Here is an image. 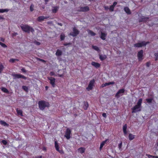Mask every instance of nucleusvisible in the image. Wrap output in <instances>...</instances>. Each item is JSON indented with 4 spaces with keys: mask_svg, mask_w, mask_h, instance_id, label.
<instances>
[{
    "mask_svg": "<svg viewBox=\"0 0 158 158\" xmlns=\"http://www.w3.org/2000/svg\"><path fill=\"white\" fill-rule=\"evenodd\" d=\"M48 79L50 81V83L53 87H54L55 86V78L52 77H48Z\"/></svg>",
    "mask_w": 158,
    "mask_h": 158,
    "instance_id": "obj_11",
    "label": "nucleus"
},
{
    "mask_svg": "<svg viewBox=\"0 0 158 158\" xmlns=\"http://www.w3.org/2000/svg\"><path fill=\"white\" fill-rule=\"evenodd\" d=\"M49 74H50V75L51 76H56L55 74L53 72H50Z\"/></svg>",
    "mask_w": 158,
    "mask_h": 158,
    "instance_id": "obj_43",
    "label": "nucleus"
},
{
    "mask_svg": "<svg viewBox=\"0 0 158 158\" xmlns=\"http://www.w3.org/2000/svg\"><path fill=\"white\" fill-rule=\"evenodd\" d=\"M21 71L22 72L24 73H26L27 72V71L26 70V69L24 68H22L21 69Z\"/></svg>",
    "mask_w": 158,
    "mask_h": 158,
    "instance_id": "obj_47",
    "label": "nucleus"
},
{
    "mask_svg": "<svg viewBox=\"0 0 158 158\" xmlns=\"http://www.w3.org/2000/svg\"><path fill=\"white\" fill-rule=\"evenodd\" d=\"M58 24H59V25H60V26H62V24L61 23H59Z\"/></svg>",
    "mask_w": 158,
    "mask_h": 158,
    "instance_id": "obj_64",
    "label": "nucleus"
},
{
    "mask_svg": "<svg viewBox=\"0 0 158 158\" xmlns=\"http://www.w3.org/2000/svg\"><path fill=\"white\" fill-rule=\"evenodd\" d=\"M62 75H59V76L60 77H62Z\"/></svg>",
    "mask_w": 158,
    "mask_h": 158,
    "instance_id": "obj_63",
    "label": "nucleus"
},
{
    "mask_svg": "<svg viewBox=\"0 0 158 158\" xmlns=\"http://www.w3.org/2000/svg\"><path fill=\"white\" fill-rule=\"evenodd\" d=\"M122 143H120L119 144V145H118V147H119V148H121V146H122Z\"/></svg>",
    "mask_w": 158,
    "mask_h": 158,
    "instance_id": "obj_55",
    "label": "nucleus"
},
{
    "mask_svg": "<svg viewBox=\"0 0 158 158\" xmlns=\"http://www.w3.org/2000/svg\"><path fill=\"white\" fill-rule=\"evenodd\" d=\"M55 146L56 150L61 154H63L64 153V151L62 150H60L59 149V147L58 143L57 141H55Z\"/></svg>",
    "mask_w": 158,
    "mask_h": 158,
    "instance_id": "obj_9",
    "label": "nucleus"
},
{
    "mask_svg": "<svg viewBox=\"0 0 158 158\" xmlns=\"http://www.w3.org/2000/svg\"><path fill=\"white\" fill-rule=\"evenodd\" d=\"M0 40L3 42H4L5 41V39L4 38H2V37H0Z\"/></svg>",
    "mask_w": 158,
    "mask_h": 158,
    "instance_id": "obj_52",
    "label": "nucleus"
},
{
    "mask_svg": "<svg viewBox=\"0 0 158 158\" xmlns=\"http://www.w3.org/2000/svg\"><path fill=\"white\" fill-rule=\"evenodd\" d=\"M36 158H42V156H37V157H36Z\"/></svg>",
    "mask_w": 158,
    "mask_h": 158,
    "instance_id": "obj_58",
    "label": "nucleus"
},
{
    "mask_svg": "<svg viewBox=\"0 0 158 158\" xmlns=\"http://www.w3.org/2000/svg\"><path fill=\"white\" fill-rule=\"evenodd\" d=\"M146 156L148 158H154V157H152L151 156H152L151 155H150L149 154H147Z\"/></svg>",
    "mask_w": 158,
    "mask_h": 158,
    "instance_id": "obj_48",
    "label": "nucleus"
},
{
    "mask_svg": "<svg viewBox=\"0 0 158 158\" xmlns=\"http://www.w3.org/2000/svg\"><path fill=\"white\" fill-rule=\"evenodd\" d=\"M91 64L94 66L96 68H98L100 67V64L99 63L94 61L92 62Z\"/></svg>",
    "mask_w": 158,
    "mask_h": 158,
    "instance_id": "obj_17",
    "label": "nucleus"
},
{
    "mask_svg": "<svg viewBox=\"0 0 158 158\" xmlns=\"http://www.w3.org/2000/svg\"><path fill=\"white\" fill-rule=\"evenodd\" d=\"M73 32L70 33L69 35L73 37H76L79 33V31L75 27L73 29Z\"/></svg>",
    "mask_w": 158,
    "mask_h": 158,
    "instance_id": "obj_7",
    "label": "nucleus"
},
{
    "mask_svg": "<svg viewBox=\"0 0 158 158\" xmlns=\"http://www.w3.org/2000/svg\"><path fill=\"white\" fill-rule=\"evenodd\" d=\"M71 43L70 42L68 43H65L64 44V46H67L68 45H71Z\"/></svg>",
    "mask_w": 158,
    "mask_h": 158,
    "instance_id": "obj_49",
    "label": "nucleus"
},
{
    "mask_svg": "<svg viewBox=\"0 0 158 158\" xmlns=\"http://www.w3.org/2000/svg\"><path fill=\"white\" fill-rule=\"evenodd\" d=\"M20 27L23 31L29 33L30 32L33 33L34 32V29L27 25L21 24Z\"/></svg>",
    "mask_w": 158,
    "mask_h": 158,
    "instance_id": "obj_3",
    "label": "nucleus"
},
{
    "mask_svg": "<svg viewBox=\"0 0 158 158\" xmlns=\"http://www.w3.org/2000/svg\"><path fill=\"white\" fill-rule=\"evenodd\" d=\"M128 138L130 140H132L134 139L135 138V135H133L132 134H129L128 135Z\"/></svg>",
    "mask_w": 158,
    "mask_h": 158,
    "instance_id": "obj_26",
    "label": "nucleus"
},
{
    "mask_svg": "<svg viewBox=\"0 0 158 158\" xmlns=\"http://www.w3.org/2000/svg\"><path fill=\"white\" fill-rule=\"evenodd\" d=\"M137 57L139 60L142 61L143 59V51L142 50H140L138 52L137 54Z\"/></svg>",
    "mask_w": 158,
    "mask_h": 158,
    "instance_id": "obj_6",
    "label": "nucleus"
},
{
    "mask_svg": "<svg viewBox=\"0 0 158 158\" xmlns=\"http://www.w3.org/2000/svg\"><path fill=\"white\" fill-rule=\"evenodd\" d=\"M34 43L37 45H39L40 44V42L36 41H35L34 42Z\"/></svg>",
    "mask_w": 158,
    "mask_h": 158,
    "instance_id": "obj_45",
    "label": "nucleus"
},
{
    "mask_svg": "<svg viewBox=\"0 0 158 158\" xmlns=\"http://www.w3.org/2000/svg\"><path fill=\"white\" fill-rule=\"evenodd\" d=\"M22 89L25 91L26 92H28V88L27 86L25 85H23L22 86Z\"/></svg>",
    "mask_w": 158,
    "mask_h": 158,
    "instance_id": "obj_30",
    "label": "nucleus"
},
{
    "mask_svg": "<svg viewBox=\"0 0 158 158\" xmlns=\"http://www.w3.org/2000/svg\"><path fill=\"white\" fill-rule=\"evenodd\" d=\"M150 64V63L149 62H148L146 63V66L147 67H149Z\"/></svg>",
    "mask_w": 158,
    "mask_h": 158,
    "instance_id": "obj_50",
    "label": "nucleus"
},
{
    "mask_svg": "<svg viewBox=\"0 0 158 158\" xmlns=\"http://www.w3.org/2000/svg\"><path fill=\"white\" fill-rule=\"evenodd\" d=\"M59 8L58 6H54L52 7V11L53 13H56L57 12Z\"/></svg>",
    "mask_w": 158,
    "mask_h": 158,
    "instance_id": "obj_20",
    "label": "nucleus"
},
{
    "mask_svg": "<svg viewBox=\"0 0 158 158\" xmlns=\"http://www.w3.org/2000/svg\"><path fill=\"white\" fill-rule=\"evenodd\" d=\"M155 56V60L156 61L158 59V53H156L154 54Z\"/></svg>",
    "mask_w": 158,
    "mask_h": 158,
    "instance_id": "obj_40",
    "label": "nucleus"
},
{
    "mask_svg": "<svg viewBox=\"0 0 158 158\" xmlns=\"http://www.w3.org/2000/svg\"><path fill=\"white\" fill-rule=\"evenodd\" d=\"M77 150L81 154H82L85 152V148L84 147H81L78 148Z\"/></svg>",
    "mask_w": 158,
    "mask_h": 158,
    "instance_id": "obj_23",
    "label": "nucleus"
},
{
    "mask_svg": "<svg viewBox=\"0 0 158 158\" xmlns=\"http://www.w3.org/2000/svg\"><path fill=\"white\" fill-rule=\"evenodd\" d=\"M38 104L39 109L42 110H44L46 107H49L50 106L48 102L44 100L39 101Z\"/></svg>",
    "mask_w": 158,
    "mask_h": 158,
    "instance_id": "obj_2",
    "label": "nucleus"
},
{
    "mask_svg": "<svg viewBox=\"0 0 158 158\" xmlns=\"http://www.w3.org/2000/svg\"><path fill=\"white\" fill-rule=\"evenodd\" d=\"M124 10L125 12L128 15L131 14V12L130 10V9L127 7H125L124 8Z\"/></svg>",
    "mask_w": 158,
    "mask_h": 158,
    "instance_id": "obj_19",
    "label": "nucleus"
},
{
    "mask_svg": "<svg viewBox=\"0 0 158 158\" xmlns=\"http://www.w3.org/2000/svg\"><path fill=\"white\" fill-rule=\"evenodd\" d=\"M44 0V2H45V3L47 4L49 1V0Z\"/></svg>",
    "mask_w": 158,
    "mask_h": 158,
    "instance_id": "obj_56",
    "label": "nucleus"
},
{
    "mask_svg": "<svg viewBox=\"0 0 158 158\" xmlns=\"http://www.w3.org/2000/svg\"><path fill=\"white\" fill-rule=\"evenodd\" d=\"M88 31L89 33L90 34L91 36H94L96 35V34L91 30H89Z\"/></svg>",
    "mask_w": 158,
    "mask_h": 158,
    "instance_id": "obj_34",
    "label": "nucleus"
},
{
    "mask_svg": "<svg viewBox=\"0 0 158 158\" xmlns=\"http://www.w3.org/2000/svg\"><path fill=\"white\" fill-rule=\"evenodd\" d=\"M106 34L104 33L101 32V33L100 38L102 40H104L106 39Z\"/></svg>",
    "mask_w": 158,
    "mask_h": 158,
    "instance_id": "obj_24",
    "label": "nucleus"
},
{
    "mask_svg": "<svg viewBox=\"0 0 158 158\" xmlns=\"http://www.w3.org/2000/svg\"><path fill=\"white\" fill-rule=\"evenodd\" d=\"M127 125L126 124H125L124 125H123V130L124 135L125 136H126V135L127 133Z\"/></svg>",
    "mask_w": 158,
    "mask_h": 158,
    "instance_id": "obj_14",
    "label": "nucleus"
},
{
    "mask_svg": "<svg viewBox=\"0 0 158 158\" xmlns=\"http://www.w3.org/2000/svg\"><path fill=\"white\" fill-rule=\"evenodd\" d=\"M149 43V42L148 41L145 42V41H143L141 42L135 44H134V46L137 48L141 47L144 46H145L147 44Z\"/></svg>",
    "mask_w": 158,
    "mask_h": 158,
    "instance_id": "obj_4",
    "label": "nucleus"
},
{
    "mask_svg": "<svg viewBox=\"0 0 158 158\" xmlns=\"http://www.w3.org/2000/svg\"><path fill=\"white\" fill-rule=\"evenodd\" d=\"M157 146L158 147V141H157Z\"/></svg>",
    "mask_w": 158,
    "mask_h": 158,
    "instance_id": "obj_62",
    "label": "nucleus"
},
{
    "mask_svg": "<svg viewBox=\"0 0 158 158\" xmlns=\"http://www.w3.org/2000/svg\"><path fill=\"white\" fill-rule=\"evenodd\" d=\"M149 18L146 17H142L139 19V22H146L148 19Z\"/></svg>",
    "mask_w": 158,
    "mask_h": 158,
    "instance_id": "obj_15",
    "label": "nucleus"
},
{
    "mask_svg": "<svg viewBox=\"0 0 158 158\" xmlns=\"http://www.w3.org/2000/svg\"><path fill=\"white\" fill-rule=\"evenodd\" d=\"M152 157H154V158H158V156H151Z\"/></svg>",
    "mask_w": 158,
    "mask_h": 158,
    "instance_id": "obj_57",
    "label": "nucleus"
},
{
    "mask_svg": "<svg viewBox=\"0 0 158 158\" xmlns=\"http://www.w3.org/2000/svg\"><path fill=\"white\" fill-rule=\"evenodd\" d=\"M49 17H44V16H39L37 19L39 22H41L43 21L44 19L48 18Z\"/></svg>",
    "mask_w": 158,
    "mask_h": 158,
    "instance_id": "obj_16",
    "label": "nucleus"
},
{
    "mask_svg": "<svg viewBox=\"0 0 158 158\" xmlns=\"http://www.w3.org/2000/svg\"><path fill=\"white\" fill-rule=\"evenodd\" d=\"M153 100V98H150L148 99H146V100L148 103H152Z\"/></svg>",
    "mask_w": 158,
    "mask_h": 158,
    "instance_id": "obj_33",
    "label": "nucleus"
},
{
    "mask_svg": "<svg viewBox=\"0 0 158 158\" xmlns=\"http://www.w3.org/2000/svg\"><path fill=\"white\" fill-rule=\"evenodd\" d=\"M125 92V89H120L118 90V92L116 93L115 97L116 98H119L120 96V94H123Z\"/></svg>",
    "mask_w": 158,
    "mask_h": 158,
    "instance_id": "obj_13",
    "label": "nucleus"
},
{
    "mask_svg": "<svg viewBox=\"0 0 158 158\" xmlns=\"http://www.w3.org/2000/svg\"><path fill=\"white\" fill-rule=\"evenodd\" d=\"M45 88H46V90H47L48 89V86H46L45 87Z\"/></svg>",
    "mask_w": 158,
    "mask_h": 158,
    "instance_id": "obj_60",
    "label": "nucleus"
},
{
    "mask_svg": "<svg viewBox=\"0 0 158 158\" xmlns=\"http://www.w3.org/2000/svg\"><path fill=\"white\" fill-rule=\"evenodd\" d=\"M92 47L93 49L97 51H99V49L98 47L96 46L92 45Z\"/></svg>",
    "mask_w": 158,
    "mask_h": 158,
    "instance_id": "obj_35",
    "label": "nucleus"
},
{
    "mask_svg": "<svg viewBox=\"0 0 158 158\" xmlns=\"http://www.w3.org/2000/svg\"><path fill=\"white\" fill-rule=\"evenodd\" d=\"M108 140V139H106L104 141H103L102 142H101L100 147V150H101L104 145L105 144L107 143V141Z\"/></svg>",
    "mask_w": 158,
    "mask_h": 158,
    "instance_id": "obj_21",
    "label": "nucleus"
},
{
    "mask_svg": "<svg viewBox=\"0 0 158 158\" xmlns=\"http://www.w3.org/2000/svg\"><path fill=\"white\" fill-rule=\"evenodd\" d=\"M65 38L64 35V34H61L60 35V39L61 40H64Z\"/></svg>",
    "mask_w": 158,
    "mask_h": 158,
    "instance_id": "obj_39",
    "label": "nucleus"
},
{
    "mask_svg": "<svg viewBox=\"0 0 158 158\" xmlns=\"http://www.w3.org/2000/svg\"><path fill=\"white\" fill-rule=\"evenodd\" d=\"M104 8L105 10H107L109 9L108 6H104Z\"/></svg>",
    "mask_w": 158,
    "mask_h": 158,
    "instance_id": "obj_54",
    "label": "nucleus"
},
{
    "mask_svg": "<svg viewBox=\"0 0 158 158\" xmlns=\"http://www.w3.org/2000/svg\"><path fill=\"white\" fill-rule=\"evenodd\" d=\"M117 4V2H114L113 3V5H112V6L114 7H115V6H116V5Z\"/></svg>",
    "mask_w": 158,
    "mask_h": 158,
    "instance_id": "obj_51",
    "label": "nucleus"
},
{
    "mask_svg": "<svg viewBox=\"0 0 158 158\" xmlns=\"http://www.w3.org/2000/svg\"><path fill=\"white\" fill-rule=\"evenodd\" d=\"M2 90L4 93H8L9 91L8 90L5 88H2Z\"/></svg>",
    "mask_w": 158,
    "mask_h": 158,
    "instance_id": "obj_37",
    "label": "nucleus"
},
{
    "mask_svg": "<svg viewBox=\"0 0 158 158\" xmlns=\"http://www.w3.org/2000/svg\"><path fill=\"white\" fill-rule=\"evenodd\" d=\"M89 107V104L87 102H84V105L83 106V108L85 110H87Z\"/></svg>",
    "mask_w": 158,
    "mask_h": 158,
    "instance_id": "obj_22",
    "label": "nucleus"
},
{
    "mask_svg": "<svg viewBox=\"0 0 158 158\" xmlns=\"http://www.w3.org/2000/svg\"><path fill=\"white\" fill-rule=\"evenodd\" d=\"M43 150H44L46 151V148L45 147H44L43 148Z\"/></svg>",
    "mask_w": 158,
    "mask_h": 158,
    "instance_id": "obj_59",
    "label": "nucleus"
},
{
    "mask_svg": "<svg viewBox=\"0 0 158 158\" xmlns=\"http://www.w3.org/2000/svg\"><path fill=\"white\" fill-rule=\"evenodd\" d=\"M62 51L59 49H57L56 53V55L57 56H60L62 55Z\"/></svg>",
    "mask_w": 158,
    "mask_h": 158,
    "instance_id": "obj_25",
    "label": "nucleus"
},
{
    "mask_svg": "<svg viewBox=\"0 0 158 158\" xmlns=\"http://www.w3.org/2000/svg\"><path fill=\"white\" fill-rule=\"evenodd\" d=\"M9 61L10 62L14 63L15 61V59H10Z\"/></svg>",
    "mask_w": 158,
    "mask_h": 158,
    "instance_id": "obj_46",
    "label": "nucleus"
},
{
    "mask_svg": "<svg viewBox=\"0 0 158 158\" xmlns=\"http://www.w3.org/2000/svg\"><path fill=\"white\" fill-rule=\"evenodd\" d=\"M0 45L4 48H6L7 47V46L5 44L1 42H0Z\"/></svg>",
    "mask_w": 158,
    "mask_h": 158,
    "instance_id": "obj_36",
    "label": "nucleus"
},
{
    "mask_svg": "<svg viewBox=\"0 0 158 158\" xmlns=\"http://www.w3.org/2000/svg\"><path fill=\"white\" fill-rule=\"evenodd\" d=\"M16 111L17 112V114L18 115H20L21 116H23V112L22 110H19L18 108H17L16 109Z\"/></svg>",
    "mask_w": 158,
    "mask_h": 158,
    "instance_id": "obj_28",
    "label": "nucleus"
},
{
    "mask_svg": "<svg viewBox=\"0 0 158 158\" xmlns=\"http://www.w3.org/2000/svg\"><path fill=\"white\" fill-rule=\"evenodd\" d=\"M4 69V66L3 65L2 63H0V74L2 73V71Z\"/></svg>",
    "mask_w": 158,
    "mask_h": 158,
    "instance_id": "obj_31",
    "label": "nucleus"
},
{
    "mask_svg": "<svg viewBox=\"0 0 158 158\" xmlns=\"http://www.w3.org/2000/svg\"><path fill=\"white\" fill-rule=\"evenodd\" d=\"M0 123L1 124L4 126H8L9 125L8 123L5 122V121H3V120H0Z\"/></svg>",
    "mask_w": 158,
    "mask_h": 158,
    "instance_id": "obj_29",
    "label": "nucleus"
},
{
    "mask_svg": "<svg viewBox=\"0 0 158 158\" xmlns=\"http://www.w3.org/2000/svg\"><path fill=\"white\" fill-rule=\"evenodd\" d=\"M2 142L3 144L4 145H6L7 143V141L6 140H2Z\"/></svg>",
    "mask_w": 158,
    "mask_h": 158,
    "instance_id": "obj_44",
    "label": "nucleus"
},
{
    "mask_svg": "<svg viewBox=\"0 0 158 158\" xmlns=\"http://www.w3.org/2000/svg\"><path fill=\"white\" fill-rule=\"evenodd\" d=\"M114 6L111 5L109 7V10L111 12H113L114 10Z\"/></svg>",
    "mask_w": 158,
    "mask_h": 158,
    "instance_id": "obj_38",
    "label": "nucleus"
},
{
    "mask_svg": "<svg viewBox=\"0 0 158 158\" xmlns=\"http://www.w3.org/2000/svg\"><path fill=\"white\" fill-rule=\"evenodd\" d=\"M102 116L104 118H106V114L105 113H103L102 114Z\"/></svg>",
    "mask_w": 158,
    "mask_h": 158,
    "instance_id": "obj_53",
    "label": "nucleus"
},
{
    "mask_svg": "<svg viewBox=\"0 0 158 158\" xmlns=\"http://www.w3.org/2000/svg\"><path fill=\"white\" fill-rule=\"evenodd\" d=\"M114 84V81L110 82H106L105 83L102 84L101 85V87H103L107 85H113Z\"/></svg>",
    "mask_w": 158,
    "mask_h": 158,
    "instance_id": "obj_18",
    "label": "nucleus"
},
{
    "mask_svg": "<svg viewBox=\"0 0 158 158\" xmlns=\"http://www.w3.org/2000/svg\"><path fill=\"white\" fill-rule=\"evenodd\" d=\"M90 9L89 6H85L80 7V9L78 10V11L79 12H87Z\"/></svg>",
    "mask_w": 158,
    "mask_h": 158,
    "instance_id": "obj_12",
    "label": "nucleus"
},
{
    "mask_svg": "<svg viewBox=\"0 0 158 158\" xmlns=\"http://www.w3.org/2000/svg\"><path fill=\"white\" fill-rule=\"evenodd\" d=\"M142 101V98H140L138 100L137 104L132 108V113H135L141 111Z\"/></svg>",
    "mask_w": 158,
    "mask_h": 158,
    "instance_id": "obj_1",
    "label": "nucleus"
},
{
    "mask_svg": "<svg viewBox=\"0 0 158 158\" xmlns=\"http://www.w3.org/2000/svg\"><path fill=\"white\" fill-rule=\"evenodd\" d=\"M15 61H19V60L18 59H15Z\"/></svg>",
    "mask_w": 158,
    "mask_h": 158,
    "instance_id": "obj_61",
    "label": "nucleus"
},
{
    "mask_svg": "<svg viewBox=\"0 0 158 158\" xmlns=\"http://www.w3.org/2000/svg\"><path fill=\"white\" fill-rule=\"evenodd\" d=\"M71 133V130L69 128H68L66 129V131H65V134L64 136L67 139H69L71 138L70 135Z\"/></svg>",
    "mask_w": 158,
    "mask_h": 158,
    "instance_id": "obj_5",
    "label": "nucleus"
},
{
    "mask_svg": "<svg viewBox=\"0 0 158 158\" xmlns=\"http://www.w3.org/2000/svg\"><path fill=\"white\" fill-rule=\"evenodd\" d=\"M9 11L8 9H0V13H3L5 12H7Z\"/></svg>",
    "mask_w": 158,
    "mask_h": 158,
    "instance_id": "obj_32",
    "label": "nucleus"
},
{
    "mask_svg": "<svg viewBox=\"0 0 158 158\" xmlns=\"http://www.w3.org/2000/svg\"><path fill=\"white\" fill-rule=\"evenodd\" d=\"M106 56L105 55H99V59L100 60L102 61L104 60L106 58Z\"/></svg>",
    "mask_w": 158,
    "mask_h": 158,
    "instance_id": "obj_27",
    "label": "nucleus"
},
{
    "mask_svg": "<svg viewBox=\"0 0 158 158\" xmlns=\"http://www.w3.org/2000/svg\"><path fill=\"white\" fill-rule=\"evenodd\" d=\"M34 6L33 5V4H31L30 6V10L31 11H33V10H34Z\"/></svg>",
    "mask_w": 158,
    "mask_h": 158,
    "instance_id": "obj_42",
    "label": "nucleus"
},
{
    "mask_svg": "<svg viewBox=\"0 0 158 158\" xmlns=\"http://www.w3.org/2000/svg\"><path fill=\"white\" fill-rule=\"evenodd\" d=\"M12 75L15 79H19V78H22V79H27L26 77L20 74H13Z\"/></svg>",
    "mask_w": 158,
    "mask_h": 158,
    "instance_id": "obj_10",
    "label": "nucleus"
},
{
    "mask_svg": "<svg viewBox=\"0 0 158 158\" xmlns=\"http://www.w3.org/2000/svg\"><path fill=\"white\" fill-rule=\"evenodd\" d=\"M37 60L44 63H45L46 62V60H44V59H40V58H37Z\"/></svg>",
    "mask_w": 158,
    "mask_h": 158,
    "instance_id": "obj_41",
    "label": "nucleus"
},
{
    "mask_svg": "<svg viewBox=\"0 0 158 158\" xmlns=\"http://www.w3.org/2000/svg\"><path fill=\"white\" fill-rule=\"evenodd\" d=\"M94 82L95 80H94V79L90 81L88 86L87 88H86V89H87L89 91L93 89V86Z\"/></svg>",
    "mask_w": 158,
    "mask_h": 158,
    "instance_id": "obj_8",
    "label": "nucleus"
}]
</instances>
